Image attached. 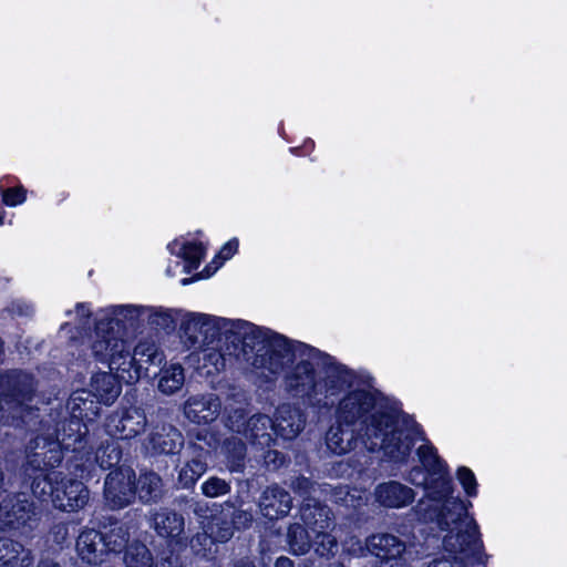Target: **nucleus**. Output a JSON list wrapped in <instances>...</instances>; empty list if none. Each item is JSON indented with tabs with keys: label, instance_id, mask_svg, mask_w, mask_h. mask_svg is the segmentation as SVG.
Segmentation results:
<instances>
[{
	"label": "nucleus",
	"instance_id": "f257e3e1",
	"mask_svg": "<svg viewBox=\"0 0 567 567\" xmlns=\"http://www.w3.org/2000/svg\"><path fill=\"white\" fill-rule=\"evenodd\" d=\"M416 441H424L420 426L367 382L340 398L326 435L328 449L337 455L363 446L369 452L382 450L395 463L408 460Z\"/></svg>",
	"mask_w": 567,
	"mask_h": 567
},
{
	"label": "nucleus",
	"instance_id": "f03ea898",
	"mask_svg": "<svg viewBox=\"0 0 567 567\" xmlns=\"http://www.w3.org/2000/svg\"><path fill=\"white\" fill-rule=\"evenodd\" d=\"M417 456L425 467V476L420 468H414L409 481L423 485L426 497L437 503L440 511L436 523L446 534L442 538L443 556L433 559L427 567H475L485 561L484 546L480 526L468 514L471 502L454 496L452 480L446 464L439 457L435 447L429 442L417 449Z\"/></svg>",
	"mask_w": 567,
	"mask_h": 567
},
{
	"label": "nucleus",
	"instance_id": "7ed1b4c3",
	"mask_svg": "<svg viewBox=\"0 0 567 567\" xmlns=\"http://www.w3.org/2000/svg\"><path fill=\"white\" fill-rule=\"evenodd\" d=\"M292 361L296 363L284 377L285 386L313 406H327L330 399L363 383L331 355L301 342L291 341V353L285 359V367Z\"/></svg>",
	"mask_w": 567,
	"mask_h": 567
},
{
	"label": "nucleus",
	"instance_id": "20e7f679",
	"mask_svg": "<svg viewBox=\"0 0 567 567\" xmlns=\"http://www.w3.org/2000/svg\"><path fill=\"white\" fill-rule=\"evenodd\" d=\"M99 329L97 339L91 344L92 353L99 361L106 362L118 380L126 384L137 382L147 373L148 365H159L165 359L153 341H140L132 353L127 340L102 333L103 324Z\"/></svg>",
	"mask_w": 567,
	"mask_h": 567
},
{
	"label": "nucleus",
	"instance_id": "39448f33",
	"mask_svg": "<svg viewBox=\"0 0 567 567\" xmlns=\"http://www.w3.org/2000/svg\"><path fill=\"white\" fill-rule=\"evenodd\" d=\"M226 341L233 346L241 342L244 352L256 351L251 365L266 381L274 380L284 370L285 359L291 353V341L287 338L240 319H229Z\"/></svg>",
	"mask_w": 567,
	"mask_h": 567
},
{
	"label": "nucleus",
	"instance_id": "423d86ee",
	"mask_svg": "<svg viewBox=\"0 0 567 567\" xmlns=\"http://www.w3.org/2000/svg\"><path fill=\"white\" fill-rule=\"evenodd\" d=\"M72 444L66 437L53 439L51 434L38 435L29 443L28 450L31 453L28 464L33 468H39L40 473L33 477L31 489L33 495L43 502L51 499L55 494V486L59 485L61 473L51 472L43 474L41 465L44 468L58 466L63 457V450H70Z\"/></svg>",
	"mask_w": 567,
	"mask_h": 567
},
{
	"label": "nucleus",
	"instance_id": "0eeeda50",
	"mask_svg": "<svg viewBox=\"0 0 567 567\" xmlns=\"http://www.w3.org/2000/svg\"><path fill=\"white\" fill-rule=\"evenodd\" d=\"M33 379L22 371L0 374V423L20 426L35 417L27 402L32 401Z\"/></svg>",
	"mask_w": 567,
	"mask_h": 567
},
{
	"label": "nucleus",
	"instance_id": "6e6552de",
	"mask_svg": "<svg viewBox=\"0 0 567 567\" xmlns=\"http://www.w3.org/2000/svg\"><path fill=\"white\" fill-rule=\"evenodd\" d=\"M229 319L206 313L187 312L181 322L182 337L189 347L209 346L226 340Z\"/></svg>",
	"mask_w": 567,
	"mask_h": 567
},
{
	"label": "nucleus",
	"instance_id": "1a4fd4ad",
	"mask_svg": "<svg viewBox=\"0 0 567 567\" xmlns=\"http://www.w3.org/2000/svg\"><path fill=\"white\" fill-rule=\"evenodd\" d=\"M153 310L147 307L124 305L110 306L99 312V319L95 326L94 339H97L99 327L103 324L102 333L114 334L123 338L122 330L134 328L145 321V316L152 315Z\"/></svg>",
	"mask_w": 567,
	"mask_h": 567
},
{
	"label": "nucleus",
	"instance_id": "9d476101",
	"mask_svg": "<svg viewBox=\"0 0 567 567\" xmlns=\"http://www.w3.org/2000/svg\"><path fill=\"white\" fill-rule=\"evenodd\" d=\"M92 392L85 390H79L71 394L66 408L70 411L71 420L68 424L70 433H66L65 426H63V433H58L55 439L60 440L64 436L72 444L73 451L78 450V445L81 444L83 436L81 427L83 421H92L100 412V408L96 401L93 399Z\"/></svg>",
	"mask_w": 567,
	"mask_h": 567
},
{
	"label": "nucleus",
	"instance_id": "9b49d317",
	"mask_svg": "<svg viewBox=\"0 0 567 567\" xmlns=\"http://www.w3.org/2000/svg\"><path fill=\"white\" fill-rule=\"evenodd\" d=\"M135 496V472L132 468L120 467L109 473L104 483V498L110 508L126 507Z\"/></svg>",
	"mask_w": 567,
	"mask_h": 567
},
{
	"label": "nucleus",
	"instance_id": "f8f14e48",
	"mask_svg": "<svg viewBox=\"0 0 567 567\" xmlns=\"http://www.w3.org/2000/svg\"><path fill=\"white\" fill-rule=\"evenodd\" d=\"M146 425V415L141 408L130 406L114 412L107 417L105 429L111 436L122 440L135 437Z\"/></svg>",
	"mask_w": 567,
	"mask_h": 567
},
{
	"label": "nucleus",
	"instance_id": "ddd939ff",
	"mask_svg": "<svg viewBox=\"0 0 567 567\" xmlns=\"http://www.w3.org/2000/svg\"><path fill=\"white\" fill-rule=\"evenodd\" d=\"M204 533L197 534L190 542L193 550L204 557L212 553V546L219 542H227L233 537V524L223 516H212L210 519L202 522Z\"/></svg>",
	"mask_w": 567,
	"mask_h": 567
},
{
	"label": "nucleus",
	"instance_id": "4468645a",
	"mask_svg": "<svg viewBox=\"0 0 567 567\" xmlns=\"http://www.w3.org/2000/svg\"><path fill=\"white\" fill-rule=\"evenodd\" d=\"M89 497L90 492L82 482L61 476L59 485L55 486L53 505L63 512H76L87 504Z\"/></svg>",
	"mask_w": 567,
	"mask_h": 567
},
{
	"label": "nucleus",
	"instance_id": "2eb2a0df",
	"mask_svg": "<svg viewBox=\"0 0 567 567\" xmlns=\"http://www.w3.org/2000/svg\"><path fill=\"white\" fill-rule=\"evenodd\" d=\"M220 401L213 393L190 395L183 404L184 416L195 424H208L220 413Z\"/></svg>",
	"mask_w": 567,
	"mask_h": 567
},
{
	"label": "nucleus",
	"instance_id": "dca6fc26",
	"mask_svg": "<svg viewBox=\"0 0 567 567\" xmlns=\"http://www.w3.org/2000/svg\"><path fill=\"white\" fill-rule=\"evenodd\" d=\"M357 545L358 549H348L355 555H363L367 549L382 560H396L401 558L405 551V544L391 534H375L370 536L365 542V548H363L359 542H357Z\"/></svg>",
	"mask_w": 567,
	"mask_h": 567
},
{
	"label": "nucleus",
	"instance_id": "f3484780",
	"mask_svg": "<svg viewBox=\"0 0 567 567\" xmlns=\"http://www.w3.org/2000/svg\"><path fill=\"white\" fill-rule=\"evenodd\" d=\"M34 515V507L24 494L8 496L0 504V526L18 528Z\"/></svg>",
	"mask_w": 567,
	"mask_h": 567
},
{
	"label": "nucleus",
	"instance_id": "a211bd4d",
	"mask_svg": "<svg viewBox=\"0 0 567 567\" xmlns=\"http://www.w3.org/2000/svg\"><path fill=\"white\" fill-rule=\"evenodd\" d=\"M305 426V417L301 411L290 404L280 405L272 420L271 431L285 439H295Z\"/></svg>",
	"mask_w": 567,
	"mask_h": 567
},
{
	"label": "nucleus",
	"instance_id": "6ab92c4d",
	"mask_svg": "<svg viewBox=\"0 0 567 567\" xmlns=\"http://www.w3.org/2000/svg\"><path fill=\"white\" fill-rule=\"evenodd\" d=\"M375 501L389 508H402L410 505L414 498V491L396 481L379 484L374 491Z\"/></svg>",
	"mask_w": 567,
	"mask_h": 567
},
{
	"label": "nucleus",
	"instance_id": "aec40b11",
	"mask_svg": "<svg viewBox=\"0 0 567 567\" xmlns=\"http://www.w3.org/2000/svg\"><path fill=\"white\" fill-rule=\"evenodd\" d=\"M300 516L306 526L316 535L329 529L333 524V516L329 507L320 504L315 497H305L300 508Z\"/></svg>",
	"mask_w": 567,
	"mask_h": 567
},
{
	"label": "nucleus",
	"instance_id": "412c9836",
	"mask_svg": "<svg viewBox=\"0 0 567 567\" xmlns=\"http://www.w3.org/2000/svg\"><path fill=\"white\" fill-rule=\"evenodd\" d=\"M292 505V499L288 492L278 487L270 486L264 491L259 507L265 517L277 519L286 516Z\"/></svg>",
	"mask_w": 567,
	"mask_h": 567
},
{
	"label": "nucleus",
	"instance_id": "4be33fe9",
	"mask_svg": "<svg viewBox=\"0 0 567 567\" xmlns=\"http://www.w3.org/2000/svg\"><path fill=\"white\" fill-rule=\"evenodd\" d=\"M244 436L249 441L251 446L260 450L269 447L272 442V420L267 415H254L244 424Z\"/></svg>",
	"mask_w": 567,
	"mask_h": 567
},
{
	"label": "nucleus",
	"instance_id": "5701e85b",
	"mask_svg": "<svg viewBox=\"0 0 567 567\" xmlns=\"http://www.w3.org/2000/svg\"><path fill=\"white\" fill-rule=\"evenodd\" d=\"M76 551L87 564L102 563L105 554L103 536L94 529L83 530L76 540Z\"/></svg>",
	"mask_w": 567,
	"mask_h": 567
},
{
	"label": "nucleus",
	"instance_id": "b1692460",
	"mask_svg": "<svg viewBox=\"0 0 567 567\" xmlns=\"http://www.w3.org/2000/svg\"><path fill=\"white\" fill-rule=\"evenodd\" d=\"M121 460V451L116 443L107 442L105 445H101L94 456V461L90 457L84 463L74 465V474L81 477L90 476L93 464L96 463L101 468H109L114 464H117Z\"/></svg>",
	"mask_w": 567,
	"mask_h": 567
},
{
	"label": "nucleus",
	"instance_id": "393cba45",
	"mask_svg": "<svg viewBox=\"0 0 567 567\" xmlns=\"http://www.w3.org/2000/svg\"><path fill=\"white\" fill-rule=\"evenodd\" d=\"M183 444L182 433L174 426L167 425L151 433L146 447L155 453L172 454L177 452Z\"/></svg>",
	"mask_w": 567,
	"mask_h": 567
},
{
	"label": "nucleus",
	"instance_id": "a878e982",
	"mask_svg": "<svg viewBox=\"0 0 567 567\" xmlns=\"http://www.w3.org/2000/svg\"><path fill=\"white\" fill-rule=\"evenodd\" d=\"M117 375L109 372H100L93 375L91 381V392L93 396L104 404H112L121 394L122 388Z\"/></svg>",
	"mask_w": 567,
	"mask_h": 567
},
{
	"label": "nucleus",
	"instance_id": "bb28decb",
	"mask_svg": "<svg viewBox=\"0 0 567 567\" xmlns=\"http://www.w3.org/2000/svg\"><path fill=\"white\" fill-rule=\"evenodd\" d=\"M31 563L30 551L20 543L0 538V567H28Z\"/></svg>",
	"mask_w": 567,
	"mask_h": 567
},
{
	"label": "nucleus",
	"instance_id": "cd10ccee",
	"mask_svg": "<svg viewBox=\"0 0 567 567\" xmlns=\"http://www.w3.org/2000/svg\"><path fill=\"white\" fill-rule=\"evenodd\" d=\"M172 255L182 258L185 261L184 271L190 272L197 269L205 254V248L200 243L185 241L176 239L168 245Z\"/></svg>",
	"mask_w": 567,
	"mask_h": 567
},
{
	"label": "nucleus",
	"instance_id": "c85d7f7f",
	"mask_svg": "<svg viewBox=\"0 0 567 567\" xmlns=\"http://www.w3.org/2000/svg\"><path fill=\"white\" fill-rule=\"evenodd\" d=\"M135 491L141 502L156 503L163 496L162 478L153 472L142 473L135 477Z\"/></svg>",
	"mask_w": 567,
	"mask_h": 567
},
{
	"label": "nucleus",
	"instance_id": "c756f323",
	"mask_svg": "<svg viewBox=\"0 0 567 567\" xmlns=\"http://www.w3.org/2000/svg\"><path fill=\"white\" fill-rule=\"evenodd\" d=\"M153 524L158 535L163 537L177 538L184 532L183 516L168 509L155 513Z\"/></svg>",
	"mask_w": 567,
	"mask_h": 567
},
{
	"label": "nucleus",
	"instance_id": "7c9ffc66",
	"mask_svg": "<svg viewBox=\"0 0 567 567\" xmlns=\"http://www.w3.org/2000/svg\"><path fill=\"white\" fill-rule=\"evenodd\" d=\"M234 352L224 353L220 349L212 347L203 350L202 364L198 367L204 375H214L225 370L228 362L231 361Z\"/></svg>",
	"mask_w": 567,
	"mask_h": 567
},
{
	"label": "nucleus",
	"instance_id": "2f4dec72",
	"mask_svg": "<svg viewBox=\"0 0 567 567\" xmlns=\"http://www.w3.org/2000/svg\"><path fill=\"white\" fill-rule=\"evenodd\" d=\"M184 382V368L179 363H171L161 370L157 388L163 394L171 395L179 391Z\"/></svg>",
	"mask_w": 567,
	"mask_h": 567
},
{
	"label": "nucleus",
	"instance_id": "473e14b6",
	"mask_svg": "<svg viewBox=\"0 0 567 567\" xmlns=\"http://www.w3.org/2000/svg\"><path fill=\"white\" fill-rule=\"evenodd\" d=\"M124 563L126 567H152L153 557L145 545L134 543L126 549Z\"/></svg>",
	"mask_w": 567,
	"mask_h": 567
},
{
	"label": "nucleus",
	"instance_id": "72a5a7b5",
	"mask_svg": "<svg viewBox=\"0 0 567 567\" xmlns=\"http://www.w3.org/2000/svg\"><path fill=\"white\" fill-rule=\"evenodd\" d=\"M287 537L289 550L293 555H303L309 550L310 537L305 527H302L301 525L295 524L290 526Z\"/></svg>",
	"mask_w": 567,
	"mask_h": 567
},
{
	"label": "nucleus",
	"instance_id": "f704fd0d",
	"mask_svg": "<svg viewBox=\"0 0 567 567\" xmlns=\"http://www.w3.org/2000/svg\"><path fill=\"white\" fill-rule=\"evenodd\" d=\"M206 470V463L198 458H194L181 468L178 481L183 487H189L197 482Z\"/></svg>",
	"mask_w": 567,
	"mask_h": 567
},
{
	"label": "nucleus",
	"instance_id": "c9c22d12",
	"mask_svg": "<svg viewBox=\"0 0 567 567\" xmlns=\"http://www.w3.org/2000/svg\"><path fill=\"white\" fill-rule=\"evenodd\" d=\"M238 250V240L236 238L229 240L226 243L216 258L213 260L212 265L208 266L204 272L205 275H200V278H208L210 277L223 264L224 261L231 258Z\"/></svg>",
	"mask_w": 567,
	"mask_h": 567
},
{
	"label": "nucleus",
	"instance_id": "e433bc0d",
	"mask_svg": "<svg viewBox=\"0 0 567 567\" xmlns=\"http://www.w3.org/2000/svg\"><path fill=\"white\" fill-rule=\"evenodd\" d=\"M338 550V543L334 536L328 534L327 530L316 534L315 551L321 557H332Z\"/></svg>",
	"mask_w": 567,
	"mask_h": 567
},
{
	"label": "nucleus",
	"instance_id": "4c0bfd02",
	"mask_svg": "<svg viewBox=\"0 0 567 567\" xmlns=\"http://www.w3.org/2000/svg\"><path fill=\"white\" fill-rule=\"evenodd\" d=\"M332 492V499L336 503H341L347 507L357 508L360 506L362 499V492L353 488L350 491L348 487H336Z\"/></svg>",
	"mask_w": 567,
	"mask_h": 567
},
{
	"label": "nucleus",
	"instance_id": "58836bf2",
	"mask_svg": "<svg viewBox=\"0 0 567 567\" xmlns=\"http://www.w3.org/2000/svg\"><path fill=\"white\" fill-rule=\"evenodd\" d=\"M229 463L231 471H234L235 466H239V462L245 456L246 447L240 442V440H237V437L231 436L230 439H227L223 446Z\"/></svg>",
	"mask_w": 567,
	"mask_h": 567
},
{
	"label": "nucleus",
	"instance_id": "ea45409f",
	"mask_svg": "<svg viewBox=\"0 0 567 567\" xmlns=\"http://www.w3.org/2000/svg\"><path fill=\"white\" fill-rule=\"evenodd\" d=\"M127 543V534L122 528L112 529L106 536H103V545H105V551H120Z\"/></svg>",
	"mask_w": 567,
	"mask_h": 567
},
{
	"label": "nucleus",
	"instance_id": "a19ab883",
	"mask_svg": "<svg viewBox=\"0 0 567 567\" xmlns=\"http://www.w3.org/2000/svg\"><path fill=\"white\" fill-rule=\"evenodd\" d=\"M456 477L468 497L477 496V481L472 470L462 466L457 470Z\"/></svg>",
	"mask_w": 567,
	"mask_h": 567
},
{
	"label": "nucleus",
	"instance_id": "79ce46f5",
	"mask_svg": "<svg viewBox=\"0 0 567 567\" xmlns=\"http://www.w3.org/2000/svg\"><path fill=\"white\" fill-rule=\"evenodd\" d=\"M202 491L207 497H218L229 492V485L221 478L210 477L203 483Z\"/></svg>",
	"mask_w": 567,
	"mask_h": 567
},
{
	"label": "nucleus",
	"instance_id": "37998d69",
	"mask_svg": "<svg viewBox=\"0 0 567 567\" xmlns=\"http://www.w3.org/2000/svg\"><path fill=\"white\" fill-rule=\"evenodd\" d=\"M150 308L153 310V313L145 316V321L148 323L165 328L174 322L173 310L155 307Z\"/></svg>",
	"mask_w": 567,
	"mask_h": 567
},
{
	"label": "nucleus",
	"instance_id": "c03bdc74",
	"mask_svg": "<svg viewBox=\"0 0 567 567\" xmlns=\"http://www.w3.org/2000/svg\"><path fill=\"white\" fill-rule=\"evenodd\" d=\"M2 200L8 206H17L25 200V190L22 187L8 188L2 193Z\"/></svg>",
	"mask_w": 567,
	"mask_h": 567
},
{
	"label": "nucleus",
	"instance_id": "a18cd8bd",
	"mask_svg": "<svg viewBox=\"0 0 567 567\" xmlns=\"http://www.w3.org/2000/svg\"><path fill=\"white\" fill-rule=\"evenodd\" d=\"M295 489L298 493H300L301 495H303V494H316L318 492L319 487H316L315 484L311 483L308 478L300 477L295 483Z\"/></svg>",
	"mask_w": 567,
	"mask_h": 567
},
{
	"label": "nucleus",
	"instance_id": "49530a36",
	"mask_svg": "<svg viewBox=\"0 0 567 567\" xmlns=\"http://www.w3.org/2000/svg\"><path fill=\"white\" fill-rule=\"evenodd\" d=\"M78 324L80 327H86L91 316V308L86 303H78L75 308Z\"/></svg>",
	"mask_w": 567,
	"mask_h": 567
},
{
	"label": "nucleus",
	"instance_id": "de8ad7c7",
	"mask_svg": "<svg viewBox=\"0 0 567 567\" xmlns=\"http://www.w3.org/2000/svg\"><path fill=\"white\" fill-rule=\"evenodd\" d=\"M13 311L20 316H29L33 312V309L30 305L19 301L13 305Z\"/></svg>",
	"mask_w": 567,
	"mask_h": 567
},
{
	"label": "nucleus",
	"instance_id": "09e8293b",
	"mask_svg": "<svg viewBox=\"0 0 567 567\" xmlns=\"http://www.w3.org/2000/svg\"><path fill=\"white\" fill-rule=\"evenodd\" d=\"M275 567H293V563L288 557H279Z\"/></svg>",
	"mask_w": 567,
	"mask_h": 567
},
{
	"label": "nucleus",
	"instance_id": "8fccbe9b",
	"mask_svg": "<svg viewBox=\"0 0 567 567\" xmlns=\"http://www.w3.org/2000/svg\"><path fill=\"white\" fill-rule=\"evenodd\" d=\"M155 567H179L176 560L168 559L157 564Z\"/></svg>",
	"mask_w": 567,
	"mask_h": 567
},
{
	"label": "nucleus",
	"instance_id": "3c124183",
	"mask_svg": "<svg viewBox=\"0 0 567 567\" xmlns=\"http://www.w3.org/2000/svg\"><path fill=\"white\" fill-rule=\"evenodd\" d=\"M235 567H255L249 559H240L235 564Z\"/></svg>",
	"mask_w": 567,
	"mask_h": 567
},
{
	"label": "nucleus",
	"instance_id": "603ef678",
	"mask_svg": "<svg viewBox=\"0 0 567 567\" xmlns=\"http://www.w3.org/2000/svg\"><path fill=\"white\" fill-rule=\"evenodd\" d=\"M38 567H59V565L52 561H41Z\"/></svg>",
	"mask_w": 567,
	"mask_h": 567
},
{
	"label": "nucleus",
	"instance_id": "864d4df0",
	"mask_svg": "<svg viewBox=\"0 0 567 567\" xmlns=\"http://www.w3.org/2000/svg\"><path fill=\"white\" fill-rule=\"evenodd\" d=\"M4 492V487H3V473L2 471L0 470V495Z\"/></svg>",
	"mask_w": 567,
	"mask_h": 567
},
{
	"label": "nucleus",
	"instance_id": "5fc2aeb1",
	"mask_svg": "<svg viewBox=\"0 0 567 567\" xmlns=\"http://www.w3.org/2000/svg\"><path fill=\"white\" fill-rule=\"evenodd\" d=\"M230 427H231V429H236V431H237L238 433H240V432H241V430H240V425H236V422H234L231 419H230Z\"/></svg>",
	"mask_w": 567,
	"mask_h": 567
},
{
	"label": "nucleus",
	"instance_id": "6e6d98bb",
	"mask_svg": "<svg viewBox=\"0 0 567 567\" xmlns=\"http://www.w3.org/2000/svg\"><path fill=\"white\" fill-rule=\"evenodd\" d=\"M272 455H274V456H277V452H276V451H268V452H267V454H266V456H265V458H266V460H268V458H270Z\"/></svg>",
	"mask_w": 567,
	"mask_h": 567
},
{
	"label": "nucleus",
	"instance_id": "4d7b16f0",
	"mask_svg": "<svg viewBox=\"0 0 567 567\" xmlns=\"http://www.w3.org/2000/svg\"><path fill=\"white\" fill-rule=\"evenodd\" d=\"M166 274H167V276H169V277H173V276L175 275V272L173 271L172 266H168V267H167V269H166Z\"/></svg>",
	"mask_w": 567,
	"mask_h": 567
},
{
	"label": "nucleus",
	"instance_id": "13d9d810",
	"mask_svg": "<svg viewBox=\"0 0 567 567\" xmlns=\"http://www.w3.org/2000/svg\"><path fill=\"white\" fill-rule=\"evenodd\" d=\"M190 281H192V279L184 278V279L182 280V285H183V286H186V285H188Z\"/></svg>",
	"mask_w": 567,
	"mask_h": 567
},
{
	"label": "nucleus",
	"instance_id": "bf43d9fd",
	"mask_svg": "<svg viewBox=\"0 0 567 567\" xmlns=\"http://www.w3.org/2000/svg\"><path fill=\"white\" fill-rule=\"evenodd\" d=\"M245 520H251V515L244 513Z\"/></svg>",
	"mask_w": 567,
	"mask_h": 567
},
{
	"label": "nucleus",
	"instance_id": "052dcab7",
	"mask_svg": "<svg viewBox=\"0 0 567 567\" xmlns=\"http://www.w3.org/2000/svg\"><path fill=\"white\" fill-rule=\"evenodd\" d=\"M0 225H3V216L0 214Z\"/></svg>",
	"mask_w": 567,
	"mask_h": 567
},
{
	"label": "nucleus",
	"instance_id": "680f3d73",
	"mask_svg": "<svg viewBox=\"0 0 567 567\" xmlns=\"http://www.w3.org/2000/svg\"><path fill=\"white\" fill-rule=\"evenodd\" d=\"M66 328H68V324H63V326L61 327V330H62V331H64V330H66Z\"/></svg>",
	"mask_w": 567,
	"mask_h": 567
},
{
	"label": "nucleus",
	"instance_id": "e2e57ef3",
	"mask_svg": "<svg viewBox=\"0 0 567 567\" xmlns=\"http://www.w3.org/2000/svg\"><path fill=\"white\" fill-rule=\"evenodd\" d=\"M396 565H398V567H403L401 564H396Z\"/></svg>",
	"mask_w": 567,
	"mask_h": 567
}]
</instances>
